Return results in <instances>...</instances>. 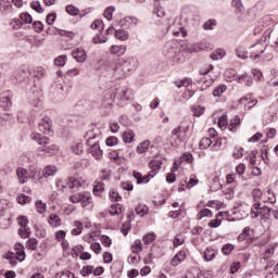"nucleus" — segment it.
<instances>
[{"instance_id": "obj_19", "label": "nucleus", "mask_w": 278, "mask_h": 278, "mask_svg": "<svg viewBox=\"0 0 278 278\" xmlns=\"http://www.w3.org/2000/svg\"><path fill=\"white\" fill-rule=\"evenodd\" d=\"M225 147H227V138L222 137L214 141L211 146V151H223Z\"/></svg>"}, {"instance_id": "obj_30", "label": "nucleus", "mask_w": 278, "mask_h": 278, "mask_svg": "<svg viewBox=\"0 0 278 278\" xmlns=\"http://www.w3.org/2000/svg\"><path fill=\"white\" fill-rule=\"evenodd\" d=\"M0 11L2 14H10L12 12V2L9 0H0Z\"/></svg>"}, {"instance_id": "obj_62", "label": "nucleus", "mask_w": 278, "mask_h": 278, "mask_svg": "<svg viewBox=\"0 0 278 278\" xmlns=\"http://www.w3.org/2000/svg\"><path fill=\"white\" fill-rule=\"evenodd\" d=\"M54 239L56 240V242H62L63 240H66V231L58 230L54 233Z\"/></svg>"}, {"instance_id": "obj_22", "label": "nucleus", "mask_w": 278, "mask_h": 278, "mask_svg": "<svg viewBox=\"0 0 278 278\" xmlns=\"http://www.w3.org/2000/svg\"><path fill=\"white\" fill-rule=\"evenodd\" d=\"M251 49H255L256 52H251L250 58L251 60H257L262 53H264V46L261 42H257L251 47Z\"/></svg>"}, {"instance_id": "obj_23", "label": "nucleus", "mask_w": 278, "mask_h": 278, "mask_svg": "<svg viewBox=\"0 0 278 278\" xmlns=\"http://www.w3.org/2000/svg\"><path fill=\"white\" fill-rule=\"evenodd\" d=\"M262 201L264 203L275 204V203H277V197L275 195V192H273V190L267 189L262 198Z\"/></svg>"}, {"instance_id": "obj_54", "label": "nucleus", "mask_w": 278, "mask_h": 278, "mask_svg": "<svg viewBox=\"0 0 278 278\" xmlns=\"http://www.w3.org/2000/svg\"><path fill=\"white\" fill-rule=\"evenodd\" d=\"M220 216H223V213L219 212V213L216 215V219H213V220H211V222L208 223V227H212L213 229H216V227H220L222 220L218 219V218H220Z\"/></svg>"}, {"instance_id": "obj_28", "label": "nucleus", "mask_w": 278, "mask_h": 278, "mask_svg": "<svg viewBox=\"0 0 278 278\" xmlns=\"http://www.w3.org/2000/svg\"><path fill=\"white\" fill-rule=\"evenodd\" d=\"M149 147H151V141L144 140L143 142H140L137 146L136 151L139 155H142V154L147 153V151H149Z\"/></svg>"}, {"instance_id": "obj_49", "label": "nucleus", "mask_w": 278, "mask_h": 278, "mask_svg": "<svg viewBox=\"0 0 278 278\" xmlns=\"http://www.w3.org/2000/svg\"><path fill=\"white\" fill-rule=\"evenodd\" d=\"M93 270H94V267L92 265H87L80 269V275L83 277H89V275H92Z\"/></svg>"}, {"instance_id": "obj_51", "label": "nucleus", "mask_w": 278, "mask_h": 278, "mask_svg": "<svg viewBox=\"0 0 278 278\" xmlns=\"http://www.w3.org/2000/svg\"><path fill=\"white\" fill-rule=\"evenodd\" d=\"M114 12H116V8L108 7L104 10V18H106V21H112Z\"/></svg>"}, {"instance_id": "obj_5", "label": "nucleus", "mask_w": 278, "mask_h": 278, "mask_svg": "<svg viewBox=\"0 0 278 278\" xmlns=\"http://www.w3.org/2000/svg\"><path fill=\"white\" fill-rule=\"evenodd\" d=\"M86 180L81 177H70L64 179H59L56 181V188L61 192H72V190H79Z\"/></svg>"}, {"instance_id": "obj_59", "label": "nucleus", "mask_w": 278, "mask_h": 278, "mask_svg": "<svg viewBox=\"0 0 278 278\" xmlns=\"http://www.w3.org/2000/svg\"><path fill=\"white\" fill-rule=\"evenodd\" d=\"M155 233L154 232H150L146 236H143V243L144 244H151V242H155Z\"/></svg>"}, {"instance_id": "obj_35", "label": "nucleus", "mask_w": 278, "mask_h": 278, "mask_svg": "<svg viewBox=\"0 0 278 278\" xmlns=\"http://www.w3.org/2000/svg\"><path fill=\"white\" fill-rule=\"evenodd\" d=\"M245 101V108H248V110H251V108H255V105H257V99L253 98L252 94H248L244 98Z\"/></svg>"}, {"instance_id": "obj_43", "label": "nucleus", "mask_w": 278, "mask_h": 278, "mask_svg": "<svg viewBox=\"0 0 278 278\" xmlns=\"http://www.w3.org/2000/svg\"><path fill=\"white\" fill-rule=\"evenodd\" d=\"M105 42H108V38L101 34H97L92 38L93 45H105Z\"/></svg>"}, {"instance_id": "obj_61", "label": "nucleus", "mask_w": 278, "mask_h": 278, "mask_svg": "<svg viewBox=\"0 0 278 278\" xmlns=\"http://www.w3.org/2000/svg\"><path fill=\"white\" fill-rule=\"evenodd\" d=\"M198 45L200 47V51H210V49H212V43L206 40L199 41Z\"/></svg>"}, {"instance_id": "obj_26", "label": "nucleus", "mask_w": 278, "mask_h": 278, "mask_svg": "<svg viewBox=\"0 0 278 278\" xmlns=\"http://www.w3.org/2000/svg\"><path fill=\"white\" fill-rule=\"evenodd\" d=\"M122 138L125 144H131V142H134V138H136V132L131 129H127L123 132Z\"/></svg>"}, {"instance_id": "obj_52", "label": "nucleus", "mask_w": 278, "mask_h": 278, "mask_svg": "<svg viewBox=\"0 0 278 278\" xmlns=\"http://www.w3.org/2000/svg\"><path fill=\"white\" fill-rule=\"evenodd\" d=\"M35 205L38 214H45V212H47V203L42 202V200L37 201Z\"/></svg>"}, {"instance_id": "obj_63", "label": "nucleus", "mask_w": 278, "mask_h": 278, "mask_svg": "<svg viewBox=\"0 0 278 278\" xmlns=\"http://www.w3.org/2000/svg\"><path fill=\"white\" fill-rule=\"evenodd\" d=\"M180 51H182L184 53H192V42H184L180 46Z\"/></svg>"}, {"instance_id": "obj_37", "label": "nucleus", "mask_w": 278, "mask_h": 278, "mask_svg": "<svg viewBox=\"0 0 278 278\" xmlns=\"http://www.w3.org/2000/svg\"><path fill=\"white\" fill-rule=\"evenodd\" d=\"M232 8H235V14H242L244 12L242 0H232Z\"/></svg>"}, {"instance_id": "obj_50", "label": "nucleus", "mask_w": 278, "mask_h": 278, "mask_svg": "<svg viewBox=\"0 0 278 278\" xmlns=\"http://www.w3.org/2000/svg\"><path fill=\"white\" fill-rule=\"evenodd\" d=\"M227 91V86L220 85L219 87L213 90V97H223V94Z\"/></svg>"}, {"instance_id": "obj_6", "label": "nucleus", "mask_w": 278, "mask_h": 278, "mask_svg": "<svg viewBox=\"0 0 278 278\" xmlns=\"http://www.w3.org/2000/svg\"><path fill=\"white\" fill-rule=\"evenodd\" d=\"M251 198L253 199V205L251 207V213H250V216L251 218H258L260 215L263 213V212H270V208L269 207H260V201H262V190L260 189H254L252 190L251 192Z\"/></svg>"}, {"instance_id": "obj_18", "label": "nucleus", "mask_w": 278, "mask_h": 278, "mask_svg": "<svg viewBox=\"0 0 278 278\" xmlns=\"http://www.w3.org/2000/svg\"><path fill=\"white\" fill-rule=\"evenodd\" d=\"M16 176L18 179V184H27L29 181V172L24 167H18L16 169Z\"/></svg>"}, {"instance_id": "obj_48", "label": "nucleus", "mask_w": 278, "mask_h": 278, "mask_svg": "<svg viewBox=\"0 0 278 278\" xmlns=\"http://www.w3.org/2000/svg\"><path fill=\"white\" fill-rule=\"evenodd\" d=\"M131 251L135 254L142 252V241L140 239L135 240L131 245Z\"/></svg>"}, {"instance_id": "obj_47", "label": "nucleus", "mask_w": 278, "mask_h": 278, "mask_svg": "<svg viewBox=\"0 0 278 278\" xmlns=\"http://www.w3.org/2000/svg\"><path fill=\"white\" fill-rule=\"evenodd\" d=\"M54 29H55V33L59 36H63L65 38H71L72 40H73V38H75V33H73V31L63 30V29H60V28H54Z\"/></svg>"}, {"instance_id": "obj_16", "label": "nucleus", "mask_w": 278, "mask_h": 278, "mask_svg": "<svg viewBox=\"0 0 278 278\" xmlns=\"http://www.w3.org/2000/svg\"><path fill=\"white\" fill-rule=\"evenodd\" d=\"M72 56L76 62L83 64V62H86L88 60V54L86 53V50L84 48H76L72 52Z\"/></svg>"}, {"instance_id": "obj_60", "label": "nucleus", "mask_w": 278, "mask_h": 278, "mask_svg": "<svg viewBox=\"0 0 278 278\" xmlns=\"http://www.w3.org/2000/svg\"><path fill=\"white\" fill-rule=\"evenodd\" d=\"M12 29H21V27H23V22L21 21V17L20 18H13L10 23Z\"/></svg>"}, {"instance_id": "obj_33", "label": "nucleus", "mask_w": 278, "mask_h": 278, "mask_svg": "<svg viewBox=\"0 0 278 278\" xmlns=\"http://www.w3.org/2000/svg\"><path fill=\"white\" fill-rule=\"evenodd\" d=\"M203 257L205 262H212V260L216 257V250H214L213 248H206L204 250Z\"/></svg>"}, {"instance_id": "obj_7", "label": "nucleus", "mask_w": 278, "mask_h": 278, "mask_svg": "<svg viewBox=\"0 0 278 278\" xmlns=\"http://www.w3.org/2000/svg\"><path fill=\"white\" fill-rule=\"evenodd\" d=\"M263 160L264 156L262 154H258L257 151H252L248 157L250 170L255 177L262 175Z\"/></svg>"}, {"instance_id": "obj_64", "label": "nucleus", "mask_w": 278, "mask_h": 278, "mask_svg": "<svg viewBox=\"0 0 278 278\" xmlns=\"http://www.w3.org/2000/svg\"><path fill=\"white\" fill-rule=\"evenodd\" d=\"M75 278V275L71 271H60L56 275H54L52 278Z\"/></svg>"}, {"instance_id": "obj_38", "label": "nucleus", "mask_w": 278, "mask_h": 278, "mask_svg": "<svg viewBox=\"0 0 278 278\" xmlns=\"http://www.w3.org/2000/svg\"><path fill=\"white\" fill-rule=\"evenodd\" d=\"M136 215L137 216H147V214H149V206L144 205V204H139L136 208H135Z\"/></svg>"}, {"instance_id": "obj_29", "label": "nucleus", "mask_w": 278, "mask_h": 278, "mask_svg": "<svg viewBox=\"0 0 278 278\" xmlns=\"http://www.w3.org/2000/svg\"><path fill=\"white\" fill-rule=\"evenodd\" d=\"M81 231H84V224L79 220H75L73 223V229L71 230L72 236H81Z\"/></svg>"}, {"instance_id": "obj_46", "label": "nucleus", "mask_w": 278, "mask_h": 278, "mask_svg": "<svg viewBox=\"0 0 278 278\" xmlns=\"http://www.w3.org/2000/svg\"><path fill=\"white\" fill-rule=\"evenodd\" d=\"M20 21L23 23V25H30L33 17L29 13H21L20 14Z\"/></svg>"}, {"instance_id": "obj_25", "label": "nucleus", "mask_w": 278, "mask_h": 278, "mask_svg": "<svg viewBox=\"0 0 278 278\" xmlns=\"http://www.w3.org/2000/svg\"><path fill=\"white\" fill-rule=\"evenodd\" d=\"M127 52V47L125 46H112L110 48V53L112 55H117L118 58H121V55H125V53Z\"/></svg>"}, {"instance_id": "obj_57", "label": "nucleus", "mask_w": 278, "mask_h": 278, "mask_svg": "<svg viewBox=\"0 0 278 278\" xmlns=\"http://www.w3.org/2000/svg\"><path fill=\"white\" fill-rule=\"evenodd\" d=\"M217 25L216 20H207L204 24H203V29L205 30H212L214 29V27Z\"/></svg>"}, {"instance_id": "obj_32", "label": "nucleus", "mask_w": 278, "mask_h": 278, "mask_svg": "<svg viewBox=\"0 0 278 278\" xmlns=\"http://www.w3.org/2000/svg\"><path fill=\"white\" fill-rule=\"evenodd\" d=\"M15 251L16 260H18V262H25V247H23L21 243H17L15 244Z\"/></svg>"}, {"instance_id": "obj_36", "label": "nucleus", "mask_w": 278, "mask_h": 278, "mask_svg": "<svg viewBox=\"0 0 278 278\" xmlns=\"http://www.w3.org/2000/svg\"><path fill=\"white\" fill-rule=\"evenodd\" d=\"M225 55H227V51H225V49H217L211 54V59L218 61L223 60Z\"/></svg>"}, {"instance_id": "obj_40", "label": "nucleus", "mask_w": 278, "mask_h": 278, "mask_svg": "<svg viewBox=\"0 0 278 278\" xmlns=\"http://www.w3.org/2000/svg\"><path fill=\"white\" fill-rule=\"evenodd\" d=\"M115 38L122 42H125V40H129V33L123 29L116 30Z\"/></svg>"}, {"instance_id": "obj_20", "label": "nucleus", "mask_w": 278, "mask_h": 278, "mask_svg": "<svg viewBox=\"0 0 278 278\" xmlns=\"http://www.w3.org/2000/svg\"><path fill=\"white\" fill-rule=\"evenodd\" d=\"M186 261V251L180 250L170 261V265L174 267L179 266L182 262Z\"/></svg>"}, {"instance_id": "obj_4", "label": "nucleus", "mask_w": 278, "mask_h": 278, "mask_svg": "<svg viewBox=\"0 0 278 278\" xmlns=\"http://www.w3.org/2000/svg\"><path fill=\"white\" fill-rule=\"evenodd\" d=\"M85 138L87 144V151L94 157V160H101L103 157V150H101V144H99V140H101V135L94 134V131L89 130L86 132Z\"/></svg>"}, {"instance_id": "obj_24", "label": "nucleus", "mask_w": 278, "mask_h": 278, "mask_svg": "<svg viewBox=\"0 0 278 278\" xmlns=\"http://www.w3.org/2000/svg\"><path fill=\"white\" fill-rule=\"evenodd\" d=\"M105 190V185L103 179H97L93 185V194L94 197H101V192Z\"/></svg>"}, {"instance_id": "obj_55", "label": "nucleus", "mask_w": 278, "mask_h": 278, "mask_svg": "<svg viewBox=\"0 0 278 278\" xmlns=\"http://www.w3.org/2000/svg\"><path fill=\"white\" fill-rule=\"evenodd\" d=\"M217 125L219 129H227V125H229V123L227 122V115H222L218 118Z\"/></svg>"}, {"instance_id": "obj_27", "label": "nucleus", "mask_w": 278, "mask_h": 278, "mask_svg": "<svg viewBox=\"0 0 278 278\" xmlns=\"http://www.w3.org/2000/svg\"><path fill=\"white\" fill-rule=\"evenodd\" d=\"M48 225L53 228H58L62 225V218L58 214H51L48 219Z\"/></svg>"}, {"instance_id": "obj_11", "label": "nucleus", "mask_w": 278, "mask_h": 278, "mask_svg": "<svg viewBox=\"0 0 278 278\" xmlns=\"http://www.w3.org/2000/svg\"><path fill=\"white\" fill-rule=\"evenodd\" d=\"M167 31L173 34V36H176V38H186V36H188V33L186 31V28H184V24H181V20L179 18L174 20L173 24L167 28Z\"/></svg>"}, {"instance_id": "obj_9", "label": "nucleus", "mask_w": 278, "mask_h": 278, "mask_svg": "<svg viewBox=\"0 0 278 278\" xmlns=\"http://www.w3.org/2000/svg\"><path fill=\"white\" fill-rule=\"evenodd\" d=\"M29 75H31L29 67H27V65H22L13 72L10 79L12 84H20L21 81H25Z\"/></svg>"}, {"instance_id": "obj_41", "label": "nucleus", "mask_w": 278, "mask_h": 278, "mask_svg": "<svg viewBox=\"0 0 278 278\" xmlns=\"http://www.w3.org/2000/svg\"><path fill=\"white\" fill-rule=\"evenodd\" d=\"M243 155H244V148L239 147V146L233 148L232 157L235 160H240L241 157H243Z\"/></svg>"}, {"instance_id": "obj_14", "label": "nucleus", "mask_w": 278, "mask_h": 278, "mask_svg": "<svg viewBox=\"0 0 278 278\" xmlns=\"http://www.w3.org/2000/svg\"><path fill=\"white\" fill-rule=\"evenodd\" d=\"M17 223L20 225V229H18V236H21V238H29L31 230L29 229V227L27 225H29V220L27 219V217L25 216H20L17 218Z\"/></svg>"}, {"instance_id": "obj_1", "label": "nucleus", "mask_w": 278, "mask_h": 278, "mask_svg": "<svg viewBox=\"0 0 278 278\" xmlns=\"http://www.w3.org/2000/svg\"><path fill=\"white\" fill-rule=\"evenodd\" d=\"M31 140H35L40 147L38 148L39 157H53L60 153V147L51 142V139L38 132L30 134Z\"/></svg>"}, {"instance_id": "obj_53", "label": "nucleus", "mask_w": 278, "mask_h": 278, "mask_svg": "<svg viewBox=\"0 0 278 278\" xmlns=\"http://www.w3.org/2000/svg\"><path fill=\"white\" fill-rule=\"evenodd\" d=\"M104 24L101 20H96L91 23V29H97L98 31H103Z\"/></svg>"}, {"instance_id": "obj_34", "label": "nucleus", "mask_w": 278, "mask_h": 278, "mask_svg": "<svg viewBox=\"0 0 278 278\" xmlns=\"http://www.w3.org/2000/svg\"><path fill=\"white\" fill-rule=\"evenodd\" d=\"M149 166L151 168V174L153 175V173H155V175H157V170L162 169V161L160 160H153L149 163Z\"/></svg>"}, {"instance_id": "obj_58", "label": "nucleus", "mask_w": 278, "mask_h": 278, "mask_svg": "<svg viewBox=\"0 0 278 278\" xmlns=\"http://www.w3.org/2000/svg\"><path fill=\"white\" fill-rule=\"evenodd\" d=\"M240 125V117L236 116L233 119L230 121V124L228 126L229 131H236V127Z\"/></svg>"}, {"instance_id": "obj_56", "label": "nucleus", "mask_w": 278, "mask_h": 278, "mask_svg": "<svg viewBox=\"0 0 278 278\" xmlns=\"http://www.w3.org/2000/svg\"><path fill=\"white\" fill-rule=\"evenodd\" d=\"M31 10H35V12H38V14H42L45 12V9H42V4H40L39 1H35L30 3Z\"/></svg>"}, {"instance_id": "obj_39", "label": "nucleus", "mask_w": 278, "mask_h": 278, "mask_svg": "<svg viewBox=\"0 0 278 278\" xmlns=\"http://www.w3.org/2000/svg\"><path fill=\"white\" fill-rule=\"evenodd\" d=\"M111 216H121L123 214V208L121 207V204H112L109 210Z\"/></svg>"}, {"instance_id": "obj_17", "label": "nucleus", "mask_w": 278, "mask_h": 278, "mask_svg": "<svg viewBox=\"0 0 278 278\" xmlns=\"http://www.w3.org/2000/svg\"><path fill=\"white\" fill-rule=\"evenodd\" d=\"M38 129L41 134H51V119L49 117L41 118L38 124Z\"/></svg>"}, {"instance_id": "obj_12", "label": "nucleus", "mask_w": 278, "mask_h": 278, "mask_svg": "<svg viewBox=\"0 0 278 278\" xmlns=\"http://www.w3.org/2000/svg\"><path fill=\"white\" fill-rule=\"evenodd\" d=\"M29 88H34V89L29 91ZM26 92H27V99L29 100V103L31 105H34L35 108H42V100H40L41 92L36 87H34L33 85L28 86L26 88Z\"/></svg>"}, {"instance_id": "obj_15", "label": "nucleus", "mask_w": 278, "mask_h": 278, "mask_svg": "<svg viewBox=\"0 0 278 278\" xmlns=\"http://www.w3.org/2000/svg\"><path fill=\"white\" fill-rule=\"evenodd\" d=\"M12 92L5 91L0 96V108L2 110H9L12 108V99L10 98Z\"/></svg>"}, {"instance_id": "obj_42", "label": "nucleus", "mask_w": 278, "mask_h": 278, "mask_svg": "<svg viewBox=\"0 0 278 278\" xmlns=\"http://www.w3.org/2000/svg\"><path fill=\"white\" fill-rule=\"evenodd\" d=\"M198 220H202V218H212V212L210 208H202L197 215Z\"/></svg>"}, {"instance_id": "obj_21", "label": "nucleus", "mask_w": 278, "mask_h": 278, "mask_svg": "<svg viewBox=\"0 0 278 278\" xmlns=\"http://www.w3.org/2000/svg\"><path fill=\"white\" fill-rule=\"evenodd\" d=\"M58 175V166L47 165L42 169V177H55Z\"/></svg>"}, {"instance_id": "obj_31", "label": "nucleus", "mask_w": 278, "mask_h": 278, "mask_svg": "<svg viewBox=\"0 0 278 278\" xmlns=\"http://www.w3.org/2000/svg\"><path fill=\"white\" fill-rule=\"evenodd\" d=\"M190 110H191L192 116H195V117H200L205 114V106H202L199 104H193Z\"/></svg>"}, {"instance_id": "obj_44", "label": "nucleus", "mask_w": 278, "mask_h": 278, "mask_svg": "<svg viewBox=\"0 0 278 278\" xmlns=\"http://www.w3.org/2000/svg\"><path fill=\"white\" fill-rule=\"evenodd\" d=\"M213 142L214 141L211 138L204 137L201 139L199 147L202 150L210 149V147H212Z\"/></svg>"}, {"instance_id": "obj_3", "label": "nucleus", "mask_w": 278, "mask_h": 278, "mask_svg": "<svg viewBox=\"0 0 278 278\" xmlns=\"http://www.w3.org/2000/svg\"><path fill=\"white\" fill-rule=\"evenodd\" d=\"M103 75L108 79H126L129 77L121 60L106 62L103 66Z\"/></svg>"}, {"instance_id": "obj_2", "label": "nucleus", "mask_w": 278, "mask_h": 278, "mask_svg": "<svg viewBox=\"0 0 278 278\" xmlns=\"http://www.w3.org/2000/svg\"><path fill=\"white\" fill-rule=\"evenodd\" d=\"M115 97L119 99V105H126L127 101H131L134 98V90L122 88L116 94H114L113 91H105L104 97L102 98V108H104L106 112L112 110V103H114Z\"/></svg>"}, {"instance_id": "obj_45", "label": "nucleus", "mask_w": 278, "mask_h": 278, "mask_svg": "<svg viewBox=\"0 0 278 278\" xmlns=\"http://www.w3.org/2000/svg\"><path fill=\"white\" fill-rule=\"evenodd\" d=\"M26 249L29 251H36L38 249V240L36 238H30L26 242Z\"/></svg>"}, {"instance_id": "obj_13", "label": "nucleus", "mask_w": 278, "mask_h": 278, "mask_svg": "<svg viewBox=\"0 0 278 278\" xmlns=\"http://www.w3.org/2000/svg\"><path fill=\"white\" fill-rule=\"evenodd\" d=\"M119 62H122L124 68L126 70V73L130 75V73H134L139 66L138 58L136 56H129L126 60L125 59H119Z\"/></svg>"}, {"instance_id": "obj_8", "label": "nucleus", "mask_w": 278, "mask_h": 278, "mask_svg": "<svg viewBox=\"0 0 278 278\" xmlns=\"http://www.w3.org/2000/svg\"><path fill=\"white\" fill-rule=\"evenodd\" d=\"M179 42L170 40L164 45L163 55H165L167 60H172L173 62H179Z\"/></svg>"}, {"instance_id": "obj_10", "label": "nucleus", "mask_w": 278, "mask_h": 278, "mask_svg": "<svg viewBox=\"0 0 278 278\" xmlns=\"http://www.w3.org/2000/svg\"><path fill=\"white\" fill-rule=\"evenodd\" d=\"M71 203H80L81 207H88L92 203V195L89 192L83 191L70 197Z\"/></svg>"}]
</instances>
